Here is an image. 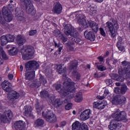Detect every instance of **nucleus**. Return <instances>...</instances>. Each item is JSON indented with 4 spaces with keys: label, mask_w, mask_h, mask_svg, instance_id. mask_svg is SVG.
<instances>
[{
    "label": "nucleus",
    "mask_w": 130,
    "mask_h": 130,
    "mask_svg": "<svg viewBox=\"0 0 130 130\" xmlns=\"http://www.w3.org/2000/svg\"><path fill=\"white\" fill-rule=\"evenodd\" d=\"M75 83L71 81L69 86L68 87L67 89L65 90V92L63 93V91L64 89L61 90L60 94L61 98H67L65 100V102H70L71 99H73L75 97V94L72 93V92H75Z\"/></svg>",
    "instance_id": "f257e3e1"
},
{
    "label": "nucleus",
    "mask_w": 130,
    "mask_h": 130,
    "mask_svg": "<svg viewBox=\"0 0 130 130\" xmlns=\"http://www.w3.org/2000/svg\"><path fill=\"white\" fill-rule=\"evenodd\" d=\"M2 88L5 92H11L8 94V98L10 100H15L19 97V93L16 91H12V83H10L9 81H4L2 83Z\"/></svg>",
    "instance_id": "f03ea898"
},
{
    "label": "nucleus",
    "mask_w": 130,
    "mask_h": 130,
    "mask_svg": "<svg viewBox=\"0 0 130 130\" xmlns=\"http://www.w3.org/2000/svg\"><path fill=\"white\" fill-rule=\"evenodd\" d=\"M23 59H31L34 54V47L30 45H25L21 50Z\"/></svg>",
    "instance_id": "7ed1b4c3"
},
{
    "label": "nucleus",
    "mask_w": 130,
    "mask_h": 130,
    "mask_svg": "<svg viewBox=\"0 0 130 130\" xmlns=\"http://www.w3.org/2000/svg\"><path fill=\"white\" fill-rule=\"evenodd\" d=\"M8 10H9L8 7H3L2 13L4 18L2 17V12L0 11V23L1 24H5V21L10 22L13 20V15L9 12Z\"/></svg>",
    "instance_id": "20e7f679"
},
{
    "label": "nucleus",
    "mask_w": 130,
    "mask_h": 130,
    "mask_svg": "<svg viewBox=\"0 0 130 130\" xmlns=\"http://www.w3.org/2000/svg\"><path fill=\"white\" fill-rule=\"evenodd\" d=\"M112 117L118 121L125 120L126 119V113L124 111H120L119 109L112 113Z\"/></svg>",
    "instance_id": "39448f33"
},
{
    "label": "nucleus",
    "mask_w": 130,
    "mask_h": 130,
    "mask_svg": "<svg viewBox=\"0 0 130 130\" xmlns=\"http://www.w3.org/2000/svg\"><path fill=\"white\" fill-rule=\"evenodd\" d=\"M63 77L64 78H66V79L65 80V82L63 84L62 89H60L61 85L59 84H57L55 86L56 90V91H57L58 92H59L60 95V92H61V90H64L63 93H64V92H66V90H67V89H68L69 86H70V84H71V82H72V80H71V79L67 78L66 75H63Z\"/></svg>",
    "instance_id": "423d86ee"
},
{
    "label": "nucleus",
    "mask_w": 130,
    "mask_h": 130,
    "mask_svg": "<svg viewBox=\"0 0 130 130\" xmlns=\"http://www.w3.org/2000/svg\"><path fill=\"white\" fill-rule=\"evenodd\" d=\"M42 115L43 117H45L47 121L49 122H55L56 121V116L53 113V112L51 111H48L46 113L43 112Z\"/></svg>",
    "instance_id": "0eeeda50"
},
{
    "label": "nucleus",
    "mask_w": 130,
    "mask_h": 130,
    "mask_svg": "<svg viewBox=\"0 0 130 130\" xmlns=\"http://www.w3.org/2000/svg\"><path fill=\"white\" fill-rule=\"evenodd\" d=\"M24 3L26 6V12L27 14H32L36 12L31 0H24Z\"/></svg>",
    "instance_id": "6e6552de"
},
{
    "label": "nucleus",
    "mask_w": 130,
    "mask_h": 130,
    "mask_svg": "<svg viewBox=\"0 0 130 130\" xmlns=\"http://www.w3.org/2000/svg\"><path fill=\"white\" fill-rule=\"evenodd\" d=\"M106 26L105 27L106 29H108L109 31H110V33H114L115 32V29H118V24L116 22L113 24L109 21H108L106 23Z\"/></svg>",
    "instance_id": "1a4fd4ad"
},
{
    "label": "nucleus",
    "mask_w": 130,
    "mask_h": 130,
    "mask_svg": "<svg viewBox=\"0 0 130 130\" xmlns=\"http://www.w3.org/2000/svg\"><path fill=\"white\" fill-rule=\"evenodd\" d=\"M92 114V111L90 109H86L80 115L81 120H87L90 118V115Z\"/></svg>",
    "instance_id": "9d476101"
},
{
    "label": "nucleus",
    "mask_w": 130,
    "mask_h": 130,
    "mask_svg": "<svg viewBox=\"0 0 130 130\" xmlns=\"http://www.w3.org/2000/svg\"><path fill=\"white\" fill-rule=\"evenodd\" d=\"M39 64L36 61H29L25 64V69L27 71L31 70V69H34L35 70L38 68Z\"/></svg>",
    "instance_id": "9b49d317"
},
{
    "label": "nucleus",
    "mask_w": 130,
    "mask_h": 130,
    "mask_svg": "<svg viewBox=\"0 0 130 130\" xmlns=\"http://www.w3.org/2000/svg\"><path fill=\"white\" fill-rule=\"evenodd\" d=\"M122 64L124 67L127 66L126 68H124L123 70H118L119 75H121L122 74H130V64H129L128 62L123 61L122 62Z\"/></svg>",
    "instance_id": "f8f14e48"
},
{
    "label": "nucleus",
    "mask_w": 130,
    "mask_h": 130,
    "mask_svg": "<svg viewBox=\"0 0 130 130\" xmlns=\"http://www.w3.org/2000/svg\"><path fill=\"white\" fill-rule=\"evenodd\" d=\"M106 105H107V101H106L95 102L93 103V107L96 109H103L105 108Z\"/></svg>",
    "instance_id": "ddd939ff"
},
{
    "label": "nucleus",
    "mask_w": 130,
    "mask_h": 130,
    "mask_svg": "<svg viewBox=\"0 0 130 130\" xmlns=\"http://www.w3.org/2000/svg\"><path fill=\"white\" fill-rule=\"evenodd\" d=\"M61 11H62V7L60 3L58 2L54 3L53 8V13L59 15V14L61 13Z\"/></svg>",
    "instance_id": "4468645a"
},
{
    "label": "nucleus",
    "mask_w": 130,
    "mask_h": 130,
    "mask_svg": "<svg viewBox=\"0 0 130 130\" xmlns=\"http://www.w3.org/2000/svg\"><path fill=\"white\" fill-rule=\"evenodd\" d=\"M13 118V113L10 111L7 113V116L5 115H2L0 117V120L2 122H8L9 119H12Z\"/></svg>",
    "instance_id": "2eb2a0df"
},
{
    "label": "nucleus",
    "mask_w": 130,
    "mask_h": 130,
    "mask_svg": "<svg viewBox=\"0 0 130 130\" xmlns=\"http://www.w3.org/2000/svg\"><path fill=\"white\" fill-rule=\"evenodd\" d=\"M79 19L78 20V23L79 25H82L84 28H87L88 27V24H87V21L85 19V16L82 14H79Z\"/></svg>",
    "instance_id": "dca6fc26"
},
{
    "label": "nucleus",
    "mask_w": 130,
    "mask_h": 130,
    "mask_svg": "<svg viewBox=\"0 0 130 130\" xmlns=\"http://www.w3.org/2000/svg\"><path fill=\"white\" fill-rule=\"evenodd\" d=\"M35 78V71H27L25 73V79L28 81L34 80Z\"/></svg>",
    "instance_id": "f3484780"
},
{
    "label": "nucleus",
    "mask_w": 130,
    "mask_h": 130,
    "mask_svg": "<svg viewBox=\"0 0 130 130\" xmlns=\"http://www.w3.org/2000/svg\"><path fill=\"white\" fill-rule=\"evenodd\" d=\"M15 127L16 130H25V123L22 121H18L15 123Z\"/></svg>",
    "instance_id": "a211bd4d"
},
{
    "label": "nucleus",
    "mask_w": 130,
    "mask_h": 130,
    "mask_svg": "<svg viewBox=\"0 0 130 130\" xmlns=\"http://www.w3.org/2000/svg\"><path fill=\"white\" fill-rule=\"evenodd\" d=\"M16 41L19 45H23V44L26 43V40L25 37L21 35H19L16 37Z\"/></svg>",
    "instance_id": "6ab92c4d"
},
{
    "label": "nucleus",
    "mask_w": 130,
    "mask_h": 130,
    "mask_svg": "<svg viewBox=\"0 0 130 130\" xmlns=\"http://www.w3.org/2000/svg\"><path fill=\"white\" fill-rule=\"evenodd\" d=\"M88 24L90 27L92 28L93 32H94L95 33H97V32H98V24L97 23L90 20H88Z\"/></svg>",
    "instance_id": "aec40b11"
},
{
    "label": "nucleus",
    "mask_w": 130,
    "mask_h": 130,
    "mask_svg": "<svg viewBox=\"0 0 130 130\" xmlns=\"http://www.w3.org/2000/svg\"><path fill=\"white\" fill-rule=\"evenodd\" d=\"M24 114L26 116H31V113L32 112V107L31 106H25L24 108Z\"/></svg>",
    "instance_id": "412c9836"
},
{
    "label": "nucleus",
    "mask_w": 130,
    "mask_h": 130,
    "mask_svg": "<svg viewBox=\"0 0 130 130\" xmlns=\"http://www.w3.org/2000/svg\"><path fill=\"white\" fill-rule=\"evenodd\" d=\"M64 33H74L75 28L71 26L67 25L63 29Z\"/></svg>",
    "instance_id": "4be33fe9"
},
{
    "label": "nucleus",
    "mask_w": 130,
    "mask_h": 130,
    "mask_svg": "<svg viewBox=\"0 0 130 130\" xmlns=\"http://www.w3.org/2000/svg\"><path fill=\"white\" fill-rule=\"evenodd\" d=\"M1 54H2V56L4 59H8V56H7V54H6V53L4 51V49H3V48L0 47V65L3 64V59H2V56L1 55Z\"/></svg>",
    "instance_id": "5701e85b"
},
{
    "label": "nucleus",
    "mask_w": 130,
    "mask_h": 130,
    "mask_svg": "<svg viewBox=\"0 0 130 130\" xmlns=\"http://www.w3.org/2000/svg\"><path fill=\"white\" fill-rule=\"evenodd\" d=\"M84 36L86 39L90 40L91 41H94L95 40V34L94 33H84Z\"/></svg>",
    "instance_id": "b1692460"
},
{
    "label": "nucleus",
    "mask_w": 130,
    "mask_h": 130,
    "mask_svg": "<svg viewBox=\"0 0 130 130\" xmlns=\"http://www.w3.org/2000/svg\"><path fill=\"white\" fill-rule=\"evenodd\" d=\"M75 101L77 103H80L83 101V94L82 92H79L76 94Z\"/></svg>",
    "instance_id": "393cba45"
},
{
    "label": "nucleus",
    "mask_w": 130,
    "mask_h": 130,
    "mask_svg": "<svg viewBox=\"0 0 130 130\" xmlns=\"http://www.w3.org/2000/svg\"><path fill=\"white\" fill-rule=\"evenodd\" d=\"M110 101L112 103V104H114L115 105H119V96L117 95L112 98L110 99Z\"/></svg>",
    "instance_id": "a878e982"
},
{
    "label": "nucleus",
    "mask_w": 130,
    "mask_h": 130,
    "mask_svg": "<svg viewBox=\"0 0 130 130\" xmlns=\"http://www.w3.org/2000/svg\"><path fill=\"white\" fill-rule=\"evenodd\" d=\"M8 53L11 56L16 55L18 53V49L15 47H12L10 50H8Z\"/></svg>",
    "instance_id": "bb28decb"
},
{
    "label": "nucleus",
    "mask_w": 130,
    "mask_h": 130,
    "mask_svg": "<svg viewBox=\"0 0 130 130\" xmlns=\"http://www.w3.org/2000/svg\"><path fill=\"white\" fill-rule=\"evenodd\" d=\"M52 103L55 107H59V106H60V105L62 104V103L61 102V101H60V100H59V99H54L52 101Z\"/></svg>",
    "instance_id": "cd10ccee"
},
{
    "label": "nucleus",
    "mask_w": 130,
    "mask_h": 130,
    "mask_svg": "<svg viewBox=\"0 0 130 130\" xmlns=\"http://www.w3.org/2000/svg\"><path fill=\"white\" fill-rule=\"evenodd\" d=\"M119 75H120L115 74L113 79H114V80H116V81H119V82H123V81H124V78H123V77H122V75H124V74Z\"/></svg>",
    "instance_id": "c85d7f7f"
},
{
    "label": "nucleus",
    "mask_w": 130,
    "mask_h": 130,
    "mask_svg": "<svg viewBox=\"0 0 130 130\" xmlns=\"http://www.w3.org/2000/svg\"><path fill=\"white\" fill-rule=\"evenodd\" d=\"M1 44L3 46L4 45H7L8 43H9V41L8 40V38L6 36H2L1 38Z\"/></svg>",
    "instance_id": "c756f323"
},
{
    "label": "nucleus",
    "mask_w": 130,
    "mask_h": 130,
    "mask_svg": "<svg viewBox=\"0 0 130 130\" xmlns=\"http://www.w3.org/2000/svg\"><path fill=\"white\" fill-rule=\"evenodd\" d=\"M109 128L111 130H115L117 128V124L114 122V120L112 121L110 125H109Z\"/></svg>",
    "instance_id": "7c9ffc66"
},
{
    "label": "nucleus",
    "mask_w": 130,
    "mask_h": 130,
    "mask_svg": "<svg viewBox=\"0 0 130 130\" xmlns=\"http://www.w3.org/2000/svg\"><path fill=\"white\" fill-rule=\"evenodd\" d=\"M44 124V121L41 119H38L35 122V126H41Z\"/></svg>",
    "instance_id": "2f4dec72"
},
{
    "label": "nucleus",
    "mask_w": 130,
    "mask_h": 130,
    "mask_svg": "<svg viewBox=\"0 0 130 130\" xmlns=\"http://www.w3.org/2000/svg\"><path fill=\"white\" fill-rule=\"evenodd\" d=\"M57 72H58V74H63L64 73V68L62 67V65L59 64L57 65Z\"/></svg>",
    "instance_id": "473e14b6"
},
{
    "label": "nucleus",
    "mask_w": 130,
    "mask_h": 130,
    "mask_svg": "<svg viewBox=\"0 0 130 130\" xmlns=\"http://www.w3.org/2000/svg\"><path fill=\"white\" fill-rule=\"evenodd\" d=\"M8 42H14L15 41V36L11 34H7L6 36Z\"/></svg>",
    "instance_id": "72a5a7b5"
},
{
    "label": "nucleus",
    "mask_w": 130,
    "mask_h": 130,
    "mask_svg": "<svg viewBox=\"0 0 130 130\" xmlns=\"http://www.w3.org/2000/svg\"><path fill=\"white\" fill-rule=\"evenodd\" d=\"M40 81L37 82L36 84V85H35V87H37L38 88V87H40V86H41V83H44V84H46V83H47V81H46V80L42 78H40Z\"/></svg>",
    "instance_id": "f704fd0d"
},
{
    "label": "nucleus",
    "mask_w": 130,
    "mask_h": 130,
    "mask_svg": "<svg viewBox=\"0 0 130 130\" xmlns=\"http://www.w3.org/2000/svg\"><path fill=\"white\" fill-rule=\"evenodd\" d=\"M81 123L78 121H76L74 123L72 124V128L77 129V128H80Z\"/></svg>",
    "instance_id": "c9c22d12"
},
{
    "label": "nucleus",
    "mask_w": 130,
    "mask_h": 130,
    "mask_svg": "<svg viewBox=\"0 0 130 130\" xmlns=\"http://www.w3.org/2000/svg\"><path fill=\"white\" fill-rule=\"evenodd\" d=\"M127 91V86L125 84L121 86L120 89V93L123 95H124V94L126 93Z\"/></svg>",
    "instance_id": "e433bc0d"
},
{
    "label": "nucleus",
    "mask_w": 130,
    "mask_h": 130,
    "mask_svg": "<svg viewBox=\"0 0 130 130\" xmlns=\"http://www.w3.org/2000/svg\"><path fill=\"white\" fill-rule=\"evenodd\" d=\"M119 104H125L126 103V98L124 96H119Z\"/></svg>",
    "instance_id": "4c0bfd02"
},
{
    "label": "nucleus",
    "mask_w": 130,
    "mask_h": 130,
    "mask_svg": "<svg viewBox=\"0 0 130 130\" xmlns=\"http://www.w3.org/2000/svg\"><path fill=\"white\" fill-rule=\"evenodd\" d=\"M40 94L41 97H49V94H48V92L46 91H41Z\"/></svg>",
    "instance_id": "58836bf2"
},
{
    "label": "nucleus",
    "mask_w": 130,
    "mask_h": 130,
    "mask_svg": "<svg viewBox=\"0 0 130 130\" xmlns=\"http://www.w3.org/2000/svg\"><path fill=\"white\" fill-rule=\"evenodd\" d=\"M117 47L120 51H123V50H124V46H123V44H117Z\"/></svg>",
    "instance_id": "ea45409f"
},
{
    "label": "nucleus",
    "mask_w": 130,
    "mask_h": 130,
    "mask_svg": "<svg viewBox=\"0 0 130 130\" xmlns=\"http://www.w3.org/2000/svg\"><path fill=\"white\" fill-rule=\"evenodd\" d=\"M71 66L70 67V70H76L77 69V67H78V64L76 63V62L75 61L74 63H71Z\"/></svg>",
    "instance_id": "a19ab883"
},
{
    "label": "nucleus",
    "mask_w": 130,
    "mask_h": 130,
    "mask_svg": "<svg viewBox=\"0 0 130 130\" xmlns=\"http://www.w3.org/2000/svg\"><path fill=\"white\" fill-rule=\"evenodd\" d=\"M72 107H73V104L72 103H69L65 106V109L66 110H70L72 109Z\"/></svg>",
    "instance_id": "79ce46f5"
},
{
    "label": "nucleus",
    "mask_w": 130,
    "mask_h": 130,
    "mask_svg": "<svg viewBox=\"0 0 130 130\" xmlns=\"http://www.w3.org/2000/svg\"><path fill=\"white\" fill-rule=\"evenodd\" d=\"M97 68L98 69V70H99V71H101V72L105 71V70H106V68L102 65L97 66Z\"/></svg>",
    "instance_id": "37998d69"
},
{
    "label": "nucleus",
    "mask_w": 130,
    "mask_h": 130,
    "mask_svg": "<svg viewBox=\"0 0 130 130\" xmlns=\"http://www.w3.org/2000/svg\"><path fill=\"white\" fill-rule=\"evenodd\" d=\"M81 129L82 130H88V126L87 125V124H86V123H83L81 125Z\"/></svg>",
    "instance_id": "c03bdc74"
},
{
    "label": "nucleus",
    "mask_w": 130,
    "mask_h": 130,
    "mask_svg": "<svg viewBox=\"0 0 130 130\" xmlns=\"http://www.w3.org/2000/svg\"><path fill=\"white\" fill-rule=\"evenodd\" d=\"M36 108L37 109V112H40V111L42 110V108L41 107V106H39V105H37L36 106Z\"/></svg>",
    "instance_id": "a18cd8bd"
},
{
    "label": "nucleus",
    "mask_w": 130,
    "mask_h": 130,
    "mask_svg": "<svg viewBox=\"0 0 130 130\" xmlns=\"http://www.w3.org/2000/svg\"><path fill=\"white\" fill-rule=\"evenodd\" d=\"M117 44H123V42H122V38L120 37L118 38V42Z\"/></svg>",
    "instance_id": "49530a36"
},
{
    "label": "nucleus",
    "mask_w": 130,
    "mask_h": 130,
    "mask_svg": "<svg viewBox=\"0 0 130 130\" xmlns=\"http://www.w3.org/2000/svg\"><path fill=\"white\" fill-rule=\"evenodd\" d=\"M114 91L116 94H119L120 93V88L119 87H115Z\"/></svg>",
    "instance_id": "de8ad7c7"
},
{
    "label": "nucleus",
    "mask_w": 130,
    "mask_h": 130,
    "mask_svg": "<svg viewBox=\"0 0 130 130\" xmlns=\"http://www.w3.org/2000/svg\"><path fill=\"white\" fill-rule=\"evenodd\" d=\"M106 83L108 86H109V85H111V84H112V80L111 79H107L106 81Z\"/></svg>",
    "instance_id": "09e8293b"
},
{
    "label": "nucleus",
    "mask_w": 130,
    "mask_h": 130,
    "mask_svg": "<svg viewBox=\"0 0 130 130\" xmlns=\"http://www.w3.org/2000/svg\"><path fill=\"white\" fill-rule=\"evenodd\" d=\"M108 94H109V90H108V89H105L104 93L103 94L105 97L106 98V96H107V95H108Z\"/></svg>",
    "instance_id": "8fccbe9b"
},
{
    "label": "nucleus",
    "mask_w": 130,
    "mask_h": 130,
    "mask_svg": "<svg viewBox=\"0 0 130 130\" xmlns=\"http://www.w3.org/2000/svg\"><path fill=\"white\" fill-rule=\"evenodd\" d=\"M60 38L63 42H67V41L68 40V38H67L66 37H64L63 36H62Z\"/></svg>",
    "instance_id": "3c124183"
},
{
    "label": "nucleus",
    "mask_w": 130,
    "mask_h": 130,
    "mask_svg": "<svg viewBox=\"0 0 130 130\" xmlns=\"http://www.w3.org/2000/svg\"><path fill=\"white\" fill-rule=\"evenodd\" d=\"M8 76L9 80H13V78H14V76L12 74H9Z\"/></svg>",
    "instance_id": "603ef678"
},
{
    "label": "nucleus",
    "mask_w": 130,
    "mask_h": 130,
    "mask_svg": "<svg viewBox=\"0 0 130 130\" xmlns=\"http://www.w3.org/2000/svg\"><path fill=\"white\" fill-rule=\"evenodd\" d=\"M98 99H100V100H103L105 98H106L105 96H104V94H103L102 96L99 95L98 96Z\"/></svg>",
    "instance_id": "864d4df0"
},
{
    "label": "nucleus",
    "mask_w": 130,
    "mask_h": 130,
    "mask_svg": "<svg viewBox=\"0 0 130 130\" xmlns=\"http://www.w3.org/2000/svg\"><path fill=\"white\" fill-rule=\"evenodd\" d=\"M17 19L18 20H19V21H22V20H23L24 17L23 16H20L18 15Z\"/></svg>",
    "instance_id": "5fc2aeb1"
},
{
    "label": "nucleus",
    "mask_w": 130,
    "mask_h": 130,
    "mask_svg": "<svg viewBox=\"0 0 130 130\" xmlns=\"http://www.w3.org/2000/svg\"><path fill=\"white\" fill-rule=\"evenodd\" d=\"M98 59H99V60L100 61H103V60H104V58H103V57H102V56H100V57H99L98 58Z\"/></svg>",
    "instance_id": "6e6d98bb"
},
{
    "label": "nucleus",
    "mask_w": 130,
    "mask_h": 130,
    "mask_svg": "<svg viewBox=\"0 0 130 130\" xmlns=\"http://www.w3.org/2000/svg\"><path fill=\"white\" fill-rule=\"evenodd\" d=\"M94 1L96 2V3H103L104 0H93Z\"/></svg>",
    "instance_id": "4d7b16f0"
},
{
    "label": "nucleus",
    "mask_w": 130,
    "mask_h": 130,
    "mask_svg": "<svg viewBox=\"0 0 130 130\" xmlns=\"http://www.w3.org/2000/svg\"><path fill=\"white\" fill-rule=\"evenodd\" d=\"M60 124H61V126H64V125H66V121H63V122H61Z\"/></svg>",
    "instance_id": "13d9d810"
},
{
    "label": "nucleus",
    "mask_w": 130,
    "mask_h": 130,
    "mask_svg": "<svg viewBox=\"0 0 130 130\" xmlns=\"http://www.w3.org/2000/svg\"><path fill=\"white\" fill-rule=\"evenodd\" d=\"M100 31L101 33H105L104 29L102 27L100 28Z\"/></svg>",
    "instance_id": "bf43d9fd"
},
{
    "label": "nucleus",
    "mask_w": 130,
    "mask_h": 130,
    "mask_svg": "<svg viewBox=\"0 0 130 130\" xmlns=\"http://www.w3.org/2000/svg\"><path fill=\"white\" fill-rule=\"evenodd\" d=\"M29 33H37V30H36V29L31 30L30 31Z\"/></svg>",
    "instance_id": "052dcab7"
},
{
    "label": "nucleus",
    "mask_w": 130,
    "mask_h": 130,
    "mask_svg": "<svg viewBox=\"0 0 130 130\" xmlns=\"http://www.w3.org/2000/svg\"><path fill=\"white\" fill-rule=\"evenodd\" d=\"M58 47L59 48H58V51L59 53H60L61 52V50H62V47Z\"/></svg>",
    "instance_id": "680f3d73"
},
{
    "label": "nucleus",
    "mask_w": 130,
    "mask_h": 130,
    "mask_svg": "<svg viewBox=\"0 0 130 130\" xmlns=\"http://www.w3.org/2000/svg\"><path fill=\"white\" fill-rule=\"evenodd\" d=\"M110 35L111 36V37H115V33H111L110 34Z\"/></svg>",
    "instance_id": "e2e57ef3"
},
{
    "label": "nucleus",
    "mask_w": 130,
    "mask_h": 130,
    "mask_svg": "<svg viewBox=\"0 0 130 130\" xmlns=\"http://www.w3.org/2000/svg\"><path fill=\"white\" fill-rule=\"evenodd\" d=\"M69 49L70 50H71V51H74V47L71 46H69Z\"/></svg>",
    "instance_id": "0e129e2a"
},
{
    "label": "nucleus",
    "mask_w": 130,
    "mask_h": 130,
    "mask_svg": "<svg viewBox=\"0 0 130 130\" xmlns=\"http://www.w3.org/2000/svg\"><path fill=\"white\" fill-rule=\"evenodd\" d=\"M109 55V52L107 51L105 54V57H106V56H108Z\"/></svg>",
    "instance_id": "69168bd1"
},
{
    "label": "nucleus",
    "mask_w": 130,
    "mask_h": 130,
    "mask_svg": "<svg viewBox=\"0 0 130 130\" xmlns=\"http://www.w3.org/2000/svg\"><path fill=\"white\" fill-rule=\"evenodd\" d=\"M99 76H98V73L94 74V78H100Z\"/></svg>",
    "instance_id": "338daca9"
},
{
    "label": "nucleus",
    "mask_w": 130,
    "mask_h": 130,
    "mask_svg": "<svg viewBox=\"0 0 130 130\" xmlns=\"http://www.w3.org/2000/svg\"><path fill=\"white\" fill-rule=\"evenodd\" d=\"M80 74H77L76 79L77 80H80Z\"/></svg>",
    "instance_id": "774afa93"
}]
</instances>
